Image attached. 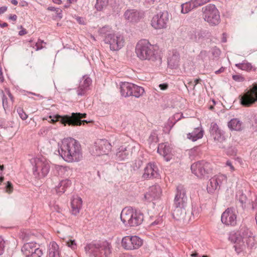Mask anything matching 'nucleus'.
Returning a JSON list of instances; mask_svg holds the SVG:
<instances>
[{"mask_svg": "<svg viewBox=\"0 0 257 257\" xmlns=\"http://www.w3.org/2000/svg\"><path fill=\"white\" fill-rule=\"evenodd\" d=\"M59 153L63 159L68 163L79 162L82 158L79 143L71 138H65L59 145Z\"/></svg>", "mask_w": 257, "mask_h": 257, "instance_id": "nucleus-1", "label": "nucleus"}, {"mask_svg": "<svg viewBox=\"0 0 257 257\" xmlns=\"http://www.w3.org/2000/svg\"><path fill=\"white\" fill-rule=\"evenodd\" d=\"M135 52L137 57L141 60L155 62L161 60L156 46L152 45L146 39L141 40L138 42L136 46Z\"/></svg>", "mask_w": 257, "mask_h": 257, "instance_id": "nucleus-2", "label": "nucleus"}, {"mask_svg": "<svg viewBox=\"0 0 257 257\" xmlns=\"http://www.w3.org/2000/svg\"><path fill=\"white\" fill-rule=\"evenodd\" d=\"M120 219L125 226L135 227L142 223L144 215L140 210L126 207L121 212Z\"/></svg>", "mask_w": 257, "mask_h": 257, "instance_id": "nucleus-3", "label": "nucleus"}, {"mask_svg": "<svg viewBox=\"0 0 257 257\" xmlns=\"http://www.w3.org/2000/svg\"><path fill=\"white\" fill-rule=\"evenodd\" d=\"M86 116V113H72L71 116L65 115L61 116L59 115H50L48 121L51 123H55L60 121L61 124L66 125V124L69 125H80L82 123L87 122L86 120H81V118H85Z\"/></svg>", "mask_w": 257, "mask_h": 257, "instance_id": "nucleus-4", "label": "nucleus"}, {"mask_svg": "<svg viewBox=\"0 0 257 257\" xmlns=\"http://www.w3.org/2000/svg\"><path fill=\"white\" fill-rule=\"evenodd\" d=\"M30 162L33 166V173L35 178L41 179L48 175L50 165L45 158H33L30 160Z\"/></svg>", "mask_w": 257, "mask_h": 257, "instance_id": "nucleus-5", "label": "nucleus"}, {"mask_svg": "<svg viewBox=\"0 0 257 257\" xmlns=\"http://www.w3.org/2000/svg\"><path fill=\"white\" fill-rule=\"evenodd\" d=\"M86 254L89 257H94L102 253L108 254L110 253V245L107 242H100L93 241L87 243L84 247Z\"/></svg>", "mask_w": 257, "mask_h": 257, "instance_id": "nucleus-6", "label": "nucleus"}, {"mask_svg": "<svg viewBox=\"0 0 257 257\" xmlns=\"http://www.w3.org/2000/svg\"><path fill=\"white\" fill-rule=\"evenodd\" d=\"M204 20L211 26H216L220 22V14L214 5L209 4L202 8Z\"/></svg>", "mask_w": 257, "mask_h": 257, "instance_id": "nucleus-7", "label": "nucleus"}, {"mask_svg": "<svg viewBox=\"0 0 257 257\" xmlns=\"http://www.w3.org/2000/svg\"><path fill=\"white\" fill-rule=\"evenodd\" d=\"M192 172L198 178L207 177L212 170L211 164L204 160L193 163L191 166Z\"/></svg>", "mask_w": 257, "mask_h": 257, "instance_id": "nucleus-8", "label": "nucleus"}, {"mask_svg": "<svg viewBox=\"0 0 257 257\" xmlns=\"http://www.w3.org/2000/svg\"><path fill=\"white\" fill-rule=\"evenodd\" d=\"M21 251L25 257H41L43 254L40 245L35 242L24 243L21 248Z\"/></svg>", "mask_w": 257, "mask_h": 257, "instance_id": "nucleus-9", "label": "nucleus"}, {"mask_svg": "<svg viewBox=\"0 0 257 257\" xmlns=\"http://www.w3.org/2000/svg\"><path fill=\"white\" fill-rule=\"evenodd\" d=\"M105 43L109 45L111 51H118L124 46V40L123 37L118 34L109 35L104 39Z\"/></svg>", "mask_w": 257, "mask_h": 257, "instance_id": "nucleus-10", "label": "nucleus"}, {"mask_svg": "<svg viewBox=\"0 0 257 257\" xmlns=\"http://www.w3.org/2000/svg\"><path fill=\"white\" fill-rule=\"evenodd\" d=\"M143 240L136 235L126 236L121 240V245L126 250L138 249L143 245Z\"/></svg>", "mask_w": 257, "mask_h": 257, "instance_id": "nucleus-11", "label": "nucleus"}, {"mask_svg": "<svg viewBox=\"0 0 257 257\" xmlns=\"http://www.w3.org/2000/svg\"><path fill=\"white\" fill-rule=\"evenodd\" d=\"M257 101V84L253 86L247 92L240 96V104L245 107H248Z\"/></svg>", "mask_w": 257, "mask_h": 257, "instance_id": "nucleus-12", "label": "nucleus"}, {"mask_svg": "<svg viewBox=\"0 0 257 257\" xmlns=\"http://www.w3.org/2000/svg\"><path fill=\"white\" fill-rule=\"evenodd\" d=\"M168 21V13L160 12L152 18L151 24L155 29H162L166 28Z\"/></svg>", "mask_w": 257, "mask_h": 257, "instance_id": "nucleus-13", "label": "nucleus"}, {"mask_svg": "<svg viewBox=\"0 0 257 257\" xmlns=\"http://www.w3.org/2000/svg\"><path fill=\"white\" fill-rule=\"evenodd\" d=\"M111 149V146L107 140H99L94 144L93 153L95 156L107 155Z\"/></svg>", "mask_w": 257, "mask_h": 257, "instance_id": "nucleus-14", "label": "nucleus"}, {"mask_svg": "<svg viewBox=\"0 0 257 257\" xmlns=\"http://www.w3.org/2000/svg\"><path fill=\"white\" fill-rule=\"evenodd\" d=\"M227 181V177L223 174H219L212 177L208 182L207 190L209 193H213L219 188L220 185Z\"/></svg>", "mask_w": 257, "mask_h": 257, "instance_id": "nucleus-15", "label": "nucleus"}, {"mask_svg": "<svg viewBox=\"0 0 257 257\" xmlns=\"http://www.w3.org/2000/svg\"><path fill=\"white\" fill-rule=\"evenodd\" d=\"M187 201L188 197L185 188L183 185H178L176 188L174 206H186Z\"/></svg>", "mask_w": 257, "mask_h": 257, "instance_id": "nucleus-16", "label": "nucleus"}, {"mask_svg": "<svg viewBox=\"0 0 257 257\" xmlns=\"http://www.w3.org/2000/svg\"><path fill=\"white\" fill-rule=\"evenodd\" d=\"M221 220L223 224L227 225H235L236 215L235 210L231 208L226 209L222 214Z\"/></svg>", "mask_w": 257, "mask_h": 257, "instance_id": "nucleus-17", "label": "nucleus"}, {"mask_svg": "<svg viewBox=\"0 0 257 257\" xmlns=\"http://www.w3.org/2000/svg\"><path fill=\"white\" fill-rule=\"evenodd\" d=\"M136 148L133 144H129L127 146H122L118 148L116 152V158L119 161L127 159L132 154L133 149Z\"/></svg>", "mask_w": 257, "mask_h": 257, "instance_id": "nucleus-18", "label": "nucleus"}, {"mask_svg": "<svg viewBox=\"0 0 257 257\" xmlns=\"http://www.w3.org/2000/svg\"><path fill=\"white\" fill-rule=\"evenodd\" d=\"M159 177V169L156 163H148L144 169L142 177L145 179H148Z\"/></svg>", "mask_w": 257, "mask_h": 257, "instance_id": "nucleus-19", "label": "nucleus"}, {"mask_svg": "<svg viewBox=\"0 0 257 257\" xmlns=\"http://www.w3.org/2000/svg\"><path fill=\"white\" fill-rule=\"evenodd\" d=\"M92 80L91 78L84 75L80 81L79 87L77 90V94L79 96H83L85 95L87 91L89 89V86L91 84Z\"/></svg>", "mask_w": 257, "mask_h": 257, "instance_id": "nucleus-20", "label": "nucleus"}, {"mask_svg": "<svg viewBox=\"0 0 257 257\" xmlns=\"http://www.w3.org/2000/svg\"><path fill=\"white\" fill-rule=\"evenodd\" d=\"M162 190L158 185L152 186L150 188L149 191L145 195V198L148 201L151 202L158 199L161 195Z\"/></svg>", "mask_w": 257, "mask_h": 257, "instance_id": "nucleus-21", "label": "nucleus"}, {"mask_svg": "<svg viewBox=\"0 0 257 257\" xmlns=\"http://www.w3.org/2000/svg\"><path fill=\"white\" fill-rule=\"evenodd\" d=\"M211 136L214 141L219 142H222L225 140L223 132L219 128L218 126L216 123L212 122L211 124L210 128Z\"/></svg>", "mask_w": 257, "mask_h": 257, "instance_id": "nucleus-22", "label": "nucleus"}, {"mask_svg": "<svg viewBox=\"0 0 257 257\" xmlns=\"http://www.w3.org/2000/svg\"><path fill=\"white\" fill-rule=\"evenodd\" d=\"M125 19L132 23L138 22L142 18L140 13L136 10H127L124 14Z\"/></svg>", "mask_w": 257, "mask_h": 257, "instance_id": "nucleus-23", "label": "nucleus"}, {"mask_svg": "<svg viewBox=\"0 0 257 257\" xmlns=\"http://www.w3.org/2000/svg\"><path fill=\"white\" fill-rule=\"evenodd\" d=\"M158 153L163 156L167 161L171 159V150L167 144L163 143L160 144L158 147Z\"/></svg>", "mask_w": 257, "mask_h": 257, "instance_id": "nucleus-24", "label": "nucleus"}, {"mask_svg": "<svg viewBox=\"0 0 257 257\" xmlns=\"http://www.w3.org/2000/svg\"><path fill=\"white\" fill-rule=\"evenodd\" d=\"M180 56L176 51H173L172 55L168 58V64L172 69L176 68L179 65Z\"/></svg>", "mask_w": 257, "mask_h": 257, "instance_id": "nucleus-25", "label": "nucleus"}, {"mask_svg": "<svg viewBox=\"0 0 257 257\" xmlns=\"http://www.w3.org/2000/svg\"><path fill=\"white\" fill-rule=\"evenodd\" d=\"M204 131L201 127L195 128L194 130L187 135V138L193 142L201 139L203 136Z\"/></svg>", "mask_w": 257, "mask_h": 257, "instance_id": "nucleus-26", "label": "nucleus"}, {"mask_svg": "<svg viewBox=\"0 0 257 257\" xmlns=\"http://www.w3.org/2000/svg\"><path fill=\"white\" fill-rule=\"evenodd\" d=\"M72 213L75 215L79 213L82 207V200L81 198L77 197L72 199L71 201Z\"/></svg>", "mask_w": 257, "mask_h": 257, "instance_id": "nucleus-27", "label": "nucleus"}, {"mask_svg": "<svg viewBox=\"0 0 257 257\" xmlns=\"http://www.w3.org/2000/svg\"><path fill=\"white\" fill-rule=\"evenodd\" d=\"M174 209L172 212L173 218L177 220L183 219L186 215V206H174Z\"/></svg>", "mask_w": 257, "mask_h": 257, "instance_id": "nucleus-28", "label": "nucleus"}, {"mask_svg": "<svg viewBox=\"0 0 257 257\" xmlns=\"http://www.w3.org/2000/svg\"><path fill=\"white\" fill-rule=\"evenodd\" d=\"M46 257H60V250L58 245L55 241L50 243L49 253Z\"/></svg>", "mask_w": 257, "mask_h": 257, "instance_id": "nucleus-29", "label": "nucleus"}, {"mask_svg": "<svg viewBox=\"0 0 257 257\" xmlns=\"http://www.w3.org/2000/svg\"><path fill=\"white\" fill-rule=\"evenodd\" d=\"M71 181L68 179L63 180L60 182L58 185L56 187V191L59 194L64 193L66 189L70 187Z\"/></svg>", "mask_w": 257, "mask_h": 257, "instance_id": "nucleus-30", "label": "nucleus"}, {"mask_svg": "<svg viewBox=\"0 0 257 257\" xmlns=\"http://www.w3.org/2000/svg\"><path fill=\"white\" fill-rule=\"evenodd\" d=\"M132 83L124 82L121 83L120 86L121 95L125 97L131 96Z\"/></svg>", "mask_w": 257, "mask_h": 257, "instance_id": "nucleus-31", "label": "nucleus"}, {"mask_svg": "<svg viewBox=\"0 0 257 257\" xmlns=\"http://www.w3.org/2000/svg\"><path fill=\"white\" fill-rule=\"evenodd\" d=\"M145 92V89L143 87L132 83L131 96H134L136 98H139L143 96Z\"/></svg>", "mask_w": 257, "mask_h": 257, "instance_id": "nucleus-32", "label": "nucleus"}, {"mask_svg": "<svg viewBox=\"0 0 257 257\" xmlns=\"http://www.w3.org/2000/svg\"><path fill=\"white\" fill-rule=\"evenodd\" d=\"M235 66L240 70L247 72L256 70V68L246 60L243 61L241 63L236 64Z\"/></svg>", "mask_w": 257, "mask_h": 257, "instance_id": "nucleus-33", "label": "nucleus"}, {"mask_svg": "<svg viewBox=\"0 0 257 257\" xmlns=\"http://www.w3.org/2000/svg\"><path fill=\"white\" fill-rule=\"evenodd\" d=\"M228 126L230 130L238 131L242 129V122L237 118H233L228 122Z\"/></svg>", "mask_w": 257, "mask_h": 257, "instance_id": "nucleus-34", "label": "nucleus"}, {"mask_svg": "<svg viewBox=\"0 0 257 257\" xmlns=\"http://www.w3.org/2000/svg\"><path fill=\"white\" fill-rule=\"evenodd\" d=\"M197 8L196 6H194L191 0L189 2L185 3L181 5V13L183 14H187L192 10Z\"/></svg>", "mask_w": 257, "mask_h": 257, "instance_id": "nucleus-35", "label": "nucleus"}, {"mask_svg": "<svg viewBox=\"0 0 257 257\" xmlns=\"http://www.w3.org/2000/svg\"><path fill=\"white\" fill-rule=\"evenodd\" d=\"M56 170L59 176L62 177L68 176L71 172V169L66 166H58Z\"/></svg>", "mask_w": 257, "mask_h": 257, "instance_id": "nucleus-36", "label": "nucleus"}, {"mask_svg": "<svg viewBox=\"0 0 257 257\" xmlns=\"http://www.w3.org/2000/svg\"><path fill=\"white\" fill-rule=\"evenodd\" d=\"M246 245L244 243L242 238L241 240H240V241H238V242L235 244L234 245V248L237 254H239L245 251L246 249Z\"/></svg>", "mask_w": 257, "mask_h": 257, "instance_id": "nucleus-37", "label": "nucleus"}, {"mask_svg": "<svg viewBox=\"0 0 257 257\" xmlns=\"http://www.w3.org/2000/svg\"><path fill=\"white\" fill-rule=\"evenodd\" d=\"M98 32L99 34L102 37L106 38L109 35H113L114 33H112L111 28L108 26H105L100 28Z\"/></svg>", "mask_w": 257, "mask_h": 257, "instance_id": "nucleus-38", "label": "nucleus"}, {"mask_svg": "<svg viewBox=\"0 0 257 257\" xmlns=\"http://www.w3.org/2000/svg\"><path fill=\"white\" fill-rule=\"evenodd\" d=\"M242 239V237L238 233L234 231L230 232L229 234V240L234 244L238 242V241H240V240Z\"/></svg>", "mask_w": 257, "mask_h": 257, "instance_id": "nucleus-39", "label": "nucleus"}, {"mask_svg": "<svg viewBox=\"0 0 257 257\" xmlns=\"http://www.w3.org/2000/svg\"><path fill=\"white\" fill-rule=\"evenodd\" d=\"M236 199L240 202L241 207L243 208L247 200L246 195L242 192L239 191L236 194Z\"/></svg>", "mask_w": 257, "mask_h": 257, "instance_id": "nucleus-40", "label": "nucleus"}, {"mask_svg": "<svg viewBox=\"0 0 257 257\" xmlns=\"http://www.w3.org/2000/svg\"><path fill=\"white\" fill-rule=\"evenodd\" d=\"M108 0H96L95 7L98 11H102L103 9L107 6Z\"/></svg>", "mask_w": 257, "mask_h": 257, "instance_id": "nucleus-41", "label": "nucleus"}, {"mask_svg": "<svg viewBox=\"0 0 257 257\" xmlns=\"http://www.w3.org/2000/svg\"><path fill=\"white\" fill-rule=\"evenodd\" d=\"M202 37V34L201 31H193L191 35L190 38L194 41L199 42L200 39Z\"/></svg>", "mask_w": 257, "mask_h": 257, "instance_id": "nucleus-42", "label": "nucleus"}, {"mask_svg": "<svg viewBox=\"0 0 257 257\" xmlns=\"http://www.w3.org/2000/svg\"><path fill=\"white\" fill-rule=\"evenodd\" d=\"M17 111L22 120H26L28 118V115L25 113L22 107H18L17 109Z\"/></svg>", "mask_w": 257, "mask_h": 257, "instance_id": "nucleus-43", "label": "nucleus"}, {"mask_svg": "<svg viewBox=\"0 0 257 257\" xmlns=\"http://www.w3.org/2000/svg\"><path fill=\"white\" fill-rule=\"evenodd\" d=\"M210 1V0H192V2L194 6H196L198 7L207 3Z\"/></svg>", "mask_w": 257, "mask_h": 257, "instance_id": "nucleus-44", "label": "nucleus"}, {"mask_svg": "<svg viewBox=\"0 0 257 257\" xmlns=\"http://www.w3.org/2000/svg\"><path fill=\"white\" fill-rule=\"evenodd\" d=\"M67 245L72 249L75 250L77 248V244L75 240L70 239L66 242Z\"/></svg>", "mask_w": 257, "mask_h": 257, "instance_id": "nucleus-45", "label": "nucleus"}, {"mask_svg": "<svg viewBox=\"0 0 257 257\" xmlns=\"http://www.w3.org/2000/svg\"><path fill=\"white\" fill-rule=\"evenodd\" d=\"M158 141V138L155 133H152L150 136L148 142L150 144H152L153 143H157Z\"/></svg>", "mask_w": 257, "mask_h": 257, "instance_id": "nucleus-46", "label": "nucleus"}, {"mask_svg": "<svg viewBox=\"0 0 257 257\" xmlns=\"http://www.w3.org/2000/svg\"><path fill=\"white\" fill-rule=\"evenodd\" d=\"M5 247V241L1 236H0V255H2L4 253Z\"/></svg>", "mask_w": 257, "mask_h": 257, "instance_id": "nucleus-47", "label": "nucleus"}, {"mask_svg": "<svg viewBox=\"0 0 257 257\" xmlns=\"http://www.w3.org/2000/svg\"><path fill=\"white\" fill-rule=\"evenodd\" d=\"M232 79L237 82H243L244 81V78L241 75H233Z\"/></svg>", "mask_w": 257, "mask_h": 257, "instance_id": "nucleus-48", "label": "nucleus"}, {"mask_svg": "<svg viewBox=\"0 0 257 257\" xmlns=\"http://www.w3.org/2000/svg\"><path fill=\"white\" fill-rule=\"evenodd\" d=\"M44 41L41 40H38V41H37V42L35 44V46H36V51H38L39 50H41L43 48V44L44 43Z\"/></svg>", "mask_w": 257, "mask_h": 257, "instance_id": "nucleus-49", "label": "nucleus"}, {"mask_svg": "<svg viewBox=\"0 0 257 257\" xmlns=\"http://www.w3.org/2000/svg\"><path fill=\"white\" fill-rule=\"evenodd\" d=\"M13 188L12 183L8 181L7 185L6 186V192L9 193H10L13 191Z\"/></svg>", "mask_w": 257, "mask_h": 257, "instance_id": "nucleus-50", "label": "nucleus"}, {"mask_svg": "<svg viewBox=\"0 0 257 257\" xmlns=\"http://www.w3.org/2000/svg\"><path fill=\"white\" fill-rule=\"evenodd\" d=\"M246 244L248 246L251 247L254 244V239L253 237L249 236L246 241Z\"/></svg>", "mask_w": 257, "mask_h": 257, "instance_id": "nucleus-51", "label": "nucleus"}, {"mask_svg": "<svg viewBox=\"0 0 257 257\" xmlns=\"http://www.w3.org/2000/svg\"><path fill=\"white\" fill-rule=\"evenodd\" d=\"M56 16L55 18L56 19H59L60 20L62 18V11L61 9L58 8V9L56 10Z\"/></svg>", "mask_w": 257, "mask_h": 257, "instance_id": "nucleus-52", "label": "nucleus"}, {"mask_svg": "<svg viewBox=\"0 0 257 257\" xmlns=\"http://www.w3.org/2000/svg\"><path fill=\"white\" fill-rule=\"evenodd\" d=\"M208 56V53L206 51L202 50L200 52L199 57L202 60H204Z\"/></svg>", "mask_w": 257, "mask_h": 257, "instance_id": "nucleus-53", "label": "nucleus"}, {"mask_svg": "<svg viewBox=\"0 0 257 257\" xmlns=\"http://www.w3.org/2000/svg\"><path fill=\"white\" fill-rule=\"evenodd\" d=\"M8 105V99L6 96L3 94V105L4 108V109L6 108V106H7Z\"/></svg>", "mask_w": 257, "mask_h": 257, "instance_id": "nucleus-54", "label": "nucleus"}, {"mask_svg": "<svg viewBox=\"0 0 257 257\" xmlns=\"http://www.w3.org/2000/svg\"><path fill=\"white\" fill-rule=\"evenodd\" d=\"M226 166L229 167L230 170L231 172H233L234 171V170H235L233 166L232 165V164L230 161L228 160L226 161Z\"/></svg>", "mask_w": 257, "mask_h": 257, "instance_id": "nucleus-55", "label": "nucleus"}, {"mask_svg": "<svg viewBox=\"0 0 257 257\" xmlns=\"http://www.w3.org/2000/svg\"><path fill=\"white\" fill-rule=\"evenodd\" d=\"M159 87H160L161 90H165L168 89V84L167 83L160 84L159 85Z\"/></svg>", "mask_w": 257, "mask_h": 257, "instance_id": "nucleus-56", "label": "nucleus"}, {"mask_svg": "<svg viewBox=\"0 0 257 257\" xmlns=\"http://www.w3.org/2000/svg\"><path fill=\"white\" fill-rule=\"evenodd\" d=\"M162 219L161 217H159L157 219H156L155 221L153 222L151 224V226H154L158 225L160 224L161 222H162Z\"/></svg>", "mask_w": 257, "mask_h": 257, "instance_id": "nucleus-57", "label": "nucleus"}, {"mask_svg": "<svg viewBox=\"0 0 257 257\" xmlns=\"http://www.w3.org/2000/svg\"><path fill=\"white\" fill-rule=\"evenodd\" d=\"M4 166H0V182H2L4 181V178L2 176L3 171L4 170Z\"/></svg>", "mask_w": 257, "mask_h": 257, "instance_id": "nucleus-58", "label": "nucleus"}, {"mask_svg": "<svg viewBox=\"0 0 257 257\" xmlns=\"http://www.w3.org/2000/svg\"><path fill=\"white\" fill-rule=\"evenodd\" d=\"M182 116H183L182 113H177L174 115V117L175 119H176L177 121H178L179 120H180L181 119V118L182 117Z\"/></svg>", "mask_w": 257, "mask_h": 257, "instance_id": "nucleus-59", "label": "nucleus"}, {"mask_svg": "<svg viewBox=\"0 0 257 257\" xmlns=\"http://www.w3.org/2000/svg\"><path fill=\"white\" fill-rule=\"evenodd\" d=\"M6 92H7L8 95H9V97L10 98L11 101L12 102H13L14 100V97H13V95L11 93L10 90L9 89H6Z\"/></svg>", "mask_w": 257, "mask_h": 257, "instance_id": "nucleus-60", "label": "nucleus"}, {"mask_svg": "<svg viewBox=\"0 0 257 257\" xmlns=\"http://www.w3.org/2000/svg\"><path fill=\"white\" fill-rule=\"evenodd\" d=\"M8 7L6 6L0 8V15L4 14L7 10Z\"/></svg>", "mask_w": 257, "mask_h": 257, "instance_id": "nucleus-61", "label": "nucleus"}, {"mask_svg": "<svg viewBox=\"0 0 257 257\" xmlns=\"http://www.w3.org/2000/svg\"><path fill=\"white\" fill-rule=\"evenodd\" d=\"M220 50L218 49H214L212 52L213 55H216L217 56H218L220 55Z\"/></svg>", "mask_w": 257, "mask_h": 257, "instance_id": "nucleus-62", "label": "nucleus"}, {"mask_svg": "<svg viewBox=\"0 0 257 257\" xmlns=\"http://www.w3.org/2000/svg\"><path fill=\"white\" fill-rule=\"evenodd\" d=\"M9 19L11 20L16 21L17 19V16L16 15H11L9 17Z\"/></svg>", "mask_w": 257, "mask_h": 257, "instance_id": "nucleus-63", "label": "nucleus"}, {"mask_svg": "<svg viewBox=\"0 0 257 257\" xmlns=\"http://www.w3.org/2000/svg\"><path fill=\"white\" fill-rule=\"evenodd\" d=\"M76 20L80 24H83L84 25V20L83 19V18H81V17H77L76 18Z\"/></svg>", "mask_w": 257, "mask_h": 257, "instance_id": "nucleus-64", "label": "nucleus"}]
</instances>
